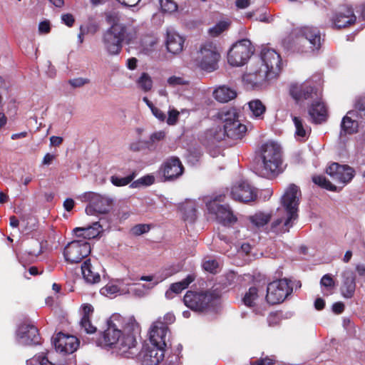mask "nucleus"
<instances>
[{
    "label": "nucleus",
    "instance_id": "f257e3e1",
    "mask_svg": "<svg viewBox=\"0 0 365 365\" xmlns=\"http://www.w3.org/2000/svg\"><path fill=\"white\" fill-rule=\"evenodd\" d=\"M140 329L133 317L125 318L119 314H113L107 321V329L103 331L98 344L106 349H112L125 357L136 354V337Z\"/></svg>",
    "mask_w": 365,
    "mask_h": 365
},
{
    "label": "nucleus",
    "instance_id": "f03ea898",
    "mask_svg": "<svg viewBox=\"0 0 365 365\" xmlns=\"http://www.w3.org/2000/svg\"><path fill=\"white\" fill-rule=\"evenodd\" d=\"M262 164L257 173L264 178H269L280 171L282 163L281 147L277 143L269 141L260 148Z\"/></svg>",
    "mask_w": 365,
    "mask_h": 365
},
{
    "label": "nucleus",
    "instance_id": "7ed1b4c3",
    "mask_svg": "<svg viewBox=\"0 0 365 365\" xmlns=\"http://www.w3.org/2000/svg\"><path fill=\"white\" fill-rule=\"evenodd\" d=\"M106 20L111 26L102 34L103 47L109 56H118L127 38V29L124 24L111 21L110 14L106 16Z\"/></svg>",
    "mask_w": 365,
    "mask_h": 365
},
{
    "label": "nucleus",
    "instance_id": "20e7f679",
    "mask_svg": "<svg viewBox=\"0 0 365 365\" xmlns=\"http://www.w3.org/2000/svg\"><path fill=\"white\" fill-rule=\"evenodd\" d=\"M220 53L212 42L202 43L196 53L195 63L200 70L211 73L218 69Z\"/></svg>",
    "mask_w": 365,
    "mask_h": 365
},
{
    "label": "nucleus",
    "instance_id": "39448f33",
    "mask_svg": "<svg viewBox=\"0 0 365 365\" xmlns=\"http://www.w3.org/2000/svg\"><path fill=\"white\" fill-rule=\"evenodd\" d=\"M217 294L214 292H193L189 290L183 297L186 307L196 312H205L210 310L215 304Z\"/></svg>",
    "mask_w": 365,
    "mask_h": 365
},
{
    "label": "nucleus",
    "instance_id": "423d86ee",
    "mask_svg": "<svg viewBox=\"0 0 365 365\" xmlns=\"http://www.w3.org/2000/svg\"><path fill=\"white\" fill-rule=\"evenodd\" d=\"M291 35L295 38L293 40L294 46L302 45L303 47L307 46L311 51H318L321 47L322 39L317 28L312 26L297 28L293 30Z\"/></svg>",
    "mask_w": 365,
    "mask_h": 365
},
{
    "label": "nucleus",
    "instance_id": "0eeeda50",
    "mask_svg": "<svg viewBox=\"0 0 365 365\" xmlns=\"http://www.w3.org/2000/svg\"><path fill=\"white\" fill-rule=\"evenodd\" d=\"M225 195H217L212 197H206L204 200L208 212L215 215L216 219L223 225L231 224L236 222L228 205H221L224 202Z\"/></svg>",
    "mask_w": 365,
    "mask_h": 365
},
{
    "label": "nucleus",
    "instance_id": "6e6552de",
    "mask_svg": "<svg viewBox=\"0 0 365 365\" xmlns=\"http://www.w3.org/2000/svg\"><path fill=\"white\" fill-rule=\"evenodd\" d=\"M221 119L225 125L227 138L237 140L242 139L247 131V127L238 119V113L234 108L222 111Z\"/></svg>",
    "mask_w": 365,
    "mask_h": 365
},
{
    "label": "nucleus",
    "instance_id": "1a4fd4ad",
    "mask_svg": "<svg viewBox=\"0 0 365 365\" xmlns=\"http://www.w3.org/2000/svg\"><path fill=\"white\" fill-rule=\"evenodd\" d=\"M261 71L271 78H276L281 71L282 60L279 54L274 49L263 47L260 53Z\"/></svg>",
    "mask_w": 365,
    "mask_h": 365
},
{
    "label": "nucleus",
    "instance_id": "9d476101",
    "mask_svg": "<svg viewBox=\"0 0 365 365\" xmlns=\"http://www.w3.org/2000/svg\"><path fill=\"white\" fill-rule=\"evenodd\" d=\"M253 53L251 41L241 39L232 45L227 53L228 63L232 66H241L246 63Z\"/></svg>",
    "mask_w": 365,
    "mask_h": 365
},
{
    "label": "nucleus",
    "instance_id": "9b49d317",
    "mask_svg": "<svg viewBox=\"0 0 365 365\" xmlns=\"http://www.w3.org/2000/svg\"><path fill=\"white\" fill-rule=\"evenodd\" d=\"M290 282L291 280L287 279H282L270 282L267 288V302L270 304L282 302L293 291Z\"/></svg>",
    "mask_w": 365,
    "mask_h": 365
},
{
    "label": "nucleus",
    "instance_id": "f8f14e48",
    "mask_svg": "<svg viewBox=\"0 0 365 365\" xmlns=\"http://www.w3.org/2000/svg\"><path fill=\"white\" fill-rule=\"evenodd\" d=\"M91 245L86 240H73L65 247L63 256L71 264L78 263L91 253Z\"/></svg>",
    "mask_w": 365,
    "mask_h": 365
},
{
    "label": "nucleus",
    "instance_id": "ddd939ff",
    "mask_svg": "<svg viewBox=\"0 0 365 365\" xmlns=\"http://www.w3.org/2000/svg\"><path fill=\"white\" fill-rule=\"evenodd\" d=\"M84 196L89 200L86 207L87 215L106 214L112 207L113 200L109 196L96 192H86Z\"/></svg>",
    "mask_w": 365,
    "mask_h": 365
},
{
    "label": "nucleus",
    "instance_id": "4468645a",
    "mask_svg": "<svg viewBox=\"0 0 365 365\" xmlns=\"http://www.w3.org/2000/svg\"><path fill=\"white\" fill-rule=\"evenodd\" d=\"M169 336L168 327L162 322L161 317L158 318L150 328V344L165 349L168 346Z\"/></svg>",
    "mask_w": 365,
    "mask_h": 365
},
{
    "label": "nucleus",
    "instance_id": "2eb2a0df",
    "mask_svg": "<svg viewBox=\"0 0 365 365\" xmlns=\"http://www.w3.org/2000/svg\"><path fill=\"white\" fill-rule=\"evenodd\" d=\"M15 340L18 344L22 346L38 344L40 342L38 330L34 325L23 322L16 329Z\"/></svg>",
    "mask_w": 365,
    "mask_h": 365
},
{
    "label": "nucleus",
    "instance_id": "dca6fc26",
    "mask_svg": "<svg viewBox=\"0 0 365 365\" xmlns=\"http://www.w3.org/2000/svg\"><path fill=\"white\" fill-rule=\"evenodd\" d=\"M301 192L299 187L294 184L289 185L282 197V208L280 209L285 212L293 214L298 217V207Z\"/></svg>",
    "mask_w": 365,
    "mask_h": 365
},
{
    "label": "nucleus",
    "instance_id": "f3484780",
    "mask_svg": "<svg viewBox=\"0 0 365 365\" xmlns=\"http://www.w3.org/2000/svg\"><path fill=\"white\" fill-rule=\"evenodd\" d=\"M165 349L151 344H145L137 355L142 365H158L165 356Z\"/></svg>",
    "mask_w": 365,
    "mask_h": 365
},
{
    "label": "nucleus",
    "instance_id": "a211bd4d",
    "mask_svg": "<svg viewBox=\"0 0 365 365\" xmlns=\"http://www.w3.org/2000/svg\"><path fill=\"white\" fill-rule=\"evenodd\" d=\"M298 219V217L282 210H277V217L273 220L270 226V231L276 235L288 232Z\"/></svg>",
    "mask_w": 365,
    "mask_h": 365
},
{
    "label": "nucleus",
    "instance_id": "6ab92c4d",
    "mask_svg": "<svg viewBox=\"0 0 365 365\" xmlns=\"http://www.w3.org/2000/svg\"><path fill=\"white\" fill-rule=\"evenodd\" d=\"M79 340L73 335L59 332L53 338V344L57 352L63 355L75 352L79 346Z\"/></svg>",
    "mask_w": 365,
    "mask_h": 365
},
{
    "label": "nucleus",
    "instance_id": "aec40b11",
    "mask_svg": "<svg viewBox=\"0 0 365 365\" xmlns=\"http://www.w3.org/2000/svg\"><path fill=\"white\" fill-rule=\"evenodd\" d=\"M326 172L334 182L343 185L350 182L354 176V170L351 167L341 165L336 163L331 164Z\"/></svg>",
    "mask_w": 365,
    "mask_h": 365
},
{
    "label": "nucleus",
    "instance_id": "412c9836",
    "mask_svg": "<svg viewBox=\"0 0 365 365\" xmlns=\"http://www.w3.org/2000/svg\"><path fill=\"white\" fill-rule=\"evenodd\" d=\"M230 196L236 201L248 202L255 200L257 193L247 181L240 180L232 187Z\"/></svg>",
    "mask_w": 365,
    "mask_h": 365
},
{
    "label": "nucleus",
    "instance_id": "4be33fe9",
    "mask_svg": "<svg viewBox=\"0 0 365 365\" xmlns=\"http://www.w3.org/2000/svg\"><path fill=\"white\" fill-rule=\"evenodd\" d=\"M165 180H174L182 175L183 166L177 157H171L167 159L160 168Z\"/></svg>",
    "mask_w": 365,
    "mask_h": 365
},
{
    "label": "nucleus",
    "instance_id": "5701e85b",
    "mask_svg": "<svg viewBox=\"0 0 365 365\" xmlns=\"http://www.w3.org/2000/svg\"><path fill=\"white\" fill-rule=\"evenodd\" d=\"M356 19L353 9L351 7H344L333 16L332 24L335 28H345L354 24Z\"/></svg>",
    "mask_w": 365,
    "mask_h": 365
},
{
    "label": "nucleus",
    "instance_id": "b1692460",
    "mask_svg": "<svg viewBox=\"0 0 365 365\" xmlns=\"http://www.w3.org/2000/svg\"><path fill=\"white\" fill-rule=\"evenodd\" d=\"M271 79L259 68L256 69L253 72L245 73L242 77L245 85L251 89H257L266 81Z\"/></svg>",
    "mask_w": 365,
    "mask_h": 365
},
{
    "label": "nucleus",
    "instance_id": "393cba45",
    "mask_svg": "<svg viewBox=\"0 0 365 365\" xmlns=\"http://www.w3.org/2000/svg\"><path fill=\"white\" fill-rule=\"evenodd\" d=\"M341 294L344 297L351 298L356 289L355 274L351 269H346L342 274Z\"/></svg>",
    "mask_w": 365,
    "mask_h": 365
},
{
    "label": "nucleus",
    "instance_id": "a878e982",
    "mask_svg": "<svg viewBox=\"0 0 365 365\" xmlns=\"http://www.w3.org/2000/svg\"><path fill=\"white\" fill-rule=\"evenodd\" d=\"M314 90V87L309 82L302 84L293 83L290 86L289 93L296 101H299L312 98Z\"/></svg>",
    "mask_w": 365,
    "mask_h": 365
},
{
    "label": "nucleus",
    "instance_id": "bb28decb",
    "mask_svg": "<svg viewBox=\"0 0 365 365\" xmlns=\"http://www.w3.org/2000/svg\"><path fill=\"white\" fill-rule=\"evenodd\" d=\"M185 39L173 29L167 31L165 45L168 52L178 54L183 49Z\"/></svg>",
    "mask_w": 365,
    "mask_h": 365
},
{
    "label": "nucleus",
    "instance_id": "cd10ccee",
    "mask_svg": "<svg viewBox=\"0 0 365 365\" xmlns=\"http://www.w3.org/2000/svg\"><path fill=\"white\" fill-rule=\"evenodd\" d=\"M358 114L359 112L357 110H350L342 118L341 123V135H342L343 133L344 134H353L357 132L359 127Z\"/></svg>",
    "mask_w": 365,
    "mask_h": 365
},
{
    "label": "nucleus",
    "instance_id": "c85d7f7f",
    "mask_svg": "<svg viewBox=\"0 0 365 365\" xmlns=\"http://www.w3.org/2000/svg\"><path fill=\"white\" fill-rule=\"evenodd\" d=\"M102 231L103 228L99 222H95L87 227H76L73 230L77 237H82L84 240L96 238Z\"/></svg>",
    "mask_w": 365,
    "mask_h": 365
},
{
    "label": "nucleus",
    "instance_id": "c756f323",
    "mask_svg": "<svg viewBox=\"0 0 365 365\" xmlns=\"http://www.w3.org/2000/svg\"><path fill=\"white\" fill-rule=\"evenodd\" d=\"M308 112L312 122L314 123H321L326 120L327 108L320 100L313 102Z\"/></svg>",
    "mask_w": 365,
    "mask_h": 365
},
{
    "label": "nucleus",
    "instance_id": "7c9ffc66",
    "mask_svg": "<svg viewBox=\"0 0 365 365\" xmlns=\"http://www.w3.org/2000/svg\"><path fill=\"white\" fill-rule=\"evenodd\" d=\"M195 279V276L190 274L182 281L171 284L170 288L165 292V297L169 299H173L174 294L181 293L182 291L187 289Z\"/></svg>",
    "mask_w": 365,
    "mask_h": 365
},
{
    "label": "nucleus",
    "instance_id": "2f4dec72",
    "mask_svg": "<svg viewBox=\"0 0 365 365\" xmlns=\"http://www.w3.org/2000/svg\"><path fill=\"white\" fill-rule=\"evenodd\" d=\"M82 274L87 283L94 284L101 281V275L91 264L90 259L86 260L81 265Z\"/></svg>",
    "mask_w": 365,
    "mask_h": 365
},
{
    "label": "nucleus",
    "instance_id": "473e14b6",
    "mask_svg": "<svg viewBox=\"0 0 365 365\" xmlns=\"http://www.w3.org/2000/svg\"><path fill=\"white\" fill-rule=\"evenodd\" d=\"M213 96L217 101L227 103L236 98L237 92L233 88L226 86H221L214 91Z\"/></svg>",
    "mask_w": 365,
    "mask_h": 365
},
{
    "label": "nucleus",
    "instance_id": "72a5a7b5",
    "mask_svg": "<svg viewBox=\"0 0 365 365\" xmlns=\"http://www.w3.org/2000/svg\"><path fill=\"white\" fill-rule=\"evenodd\" d=\"M293 123L295 126V137L298 140H306L310 133V128L308 126H304L302 120L296 116L292 118Z\"/></svg>",
    "mask_w": 365,
    "mask_h": 365
},
{
    "label": "nucleus",
    "instance_id": "f704fd0d",
    "mask_svg": "<svg viewBox=\"0 0 365 365\" xmlns=\"http://www.w3.org/2000/svg\"><path fill=\"white\" fill-rule=\"evenodd\" d=\"M185 220L194 222L196 217V204L194 200H187L180 206Z\"/></svg>",
    "mask_w": 365,
    "mask_h": 365
},
{
    "label": "nucleus",
    "instance_id": "c9c22d12",
    "mask_svg": "<svg viewBox=\"0 0 365 365\" xmlns=\"http://www.w3.org/2000/svg\"><path fill=\"white\" fill-rule=\"evenodd\" d=\"M249 109L252 116L257 119H262L266 111V107L260 100L255 99L248 103Z\"/></svg>",
    "mask_w": 365,
    "mask_h": 365
},
{
    "label": "nucleus",
    "instance_id": "e433bc0d",
    "mask_svg": "<svg viewBox=\"0 0 365 365\" xmlns=\"http://www.w3.org/2000/svg\"><path fill=\"white\" fill-rule=\"evenodd\" d=\"M271 220V215L264 212H257L250 217L251 223L257 228L259 229L267 225Z\"/></svg>",
    "mask_w": 365,
    "mask_h": 365
},
{
    "label": "nucleus",
    "instance_id": "4c0bfd02",
    "mask_svg": "<svg viewBox=\"0 0 365 365\" xmlns=\"http://www.w3.org/2000/svg\"><path fill=\"white\" fill-rule=\"evenodd\" d=\"M135 177V173L133 172L125 177H121L119 175H113L110 177L111 183L116 187H122L128 185Z\"/></svg>",
    "mask_w": 365,
    "mask_h": 365
},
{
    "label": "nucleus",
    "instance_id": "58836bf2",
    "mask_svg": "<svg viewBox=\"0 0 365 365\" xmlns=\"http://www.w3.org/2000/svg\"><path fill=\"white\" fill-rule=\"evenodd\" d=\"M258 289L255 287H251L245 294L242 302L245 305L249 307H254L256 300L258 299Z\"/></svg>",
    "mask_w": 365,
    "mask_h": 365
},
{
    "label": "nucleus",
    "instance_id": "ea45409f",
    "mask_svg": "<svg viewBox=\"0 0 365 365\" xmlns=\"http://www.w3.org/2000/svg\"><path fill=\"white\" fill-rule=\"evenodd\" d=\"M100 292L101 294L110 298L115 297L118 294H123V291L120 289L118 285L113 283L107 284L106 286L101 289Z\"/></svg>",
    "mask_w": 365,
    "mask_h": 365
},
{
    "label": "nucleus",
    "instance_id": "a19ab883",
    "mask_svg": "<svg viewBox=\"0 0 365 365\" xmlns=\"http://www.w3.org/2000/svg\"><path fill=\"white\" fill-rule=\"evenodd\" d=\"M312 181L314 184L319 185V187L324 188L326 190L330 191H336V186L332 184L329 180H328L326 177L323 175H315L312 177Z\"/></svg>",
    "mask_w": 365,
    "mask_h": 365
},
{
    "label": "nucleus",
    "instance_id": "79ce46f5",
    "mask_svg": "<svg viewBox=\"0 0 365 365\" xmlns=\"http://www.w3.org/2000/svg\"><path fill=\"white\" fill-rule=\"evenodd\" d=\"M138 86L145 92L151 90L153 81L151 77L146 73H143L137 80Z\"/></svg>",
    "mask_w": 365,
    "mask_h": 365
},
{
    "label": "nucleus",
    "instance_id": "37998d69",
    "mask_svg": "<svg viewBox=\"0 0 365 365\" xmlns=\"http://www.w3.org/2000/svg\"><path fill=\"white\" fill-rule=\"evenodd\" d=\"M230 25V21H220L209 29V34L213 37L218 36L223 31L227 30Z\"/></svg>",
    "mask_w": 365,
    "mask_h": 365
},
{
    "label": "nucleus",
    "instance_id": "c03bdc74",
    "mask_svg": "<svg viewBox=\"0 0 365 365\" xmlns=\"http://www.w3.org/2000/svg\"><path fill=\"white\" fill-rule=\"evenodd\" d=\"M48 353L44 354L41 353L38 356H35L32 359H28L26 361L27 365H35L38 364L39 365H54L51 361H50L48 358Z\"/></svg>",
    "mask_w": 365,
    "mask_h": 365
},
{
    "label": "nucleus",
    "instance_id": "a18cd8bd",
    "mask_svg": "<svg viewBox=\"0 0 365 365\" xmlns=\"http://www.w3.org/2000/svg\"><path fill=\"white\" fill-rule=\"evenodd\" d=\"M209 135L217 142L225 140L227 138V133L225 132V125H223L222 127L216 126L212 128L209 131Z\"/></svg>",
    "mask_w": 365,
    "mask_h": 365
},
{
    "label": "nucleus",
    "instance_id": "49530a36",
    "mask_svg": "<svg viewBox=\"0 0 365 365\" xmlns=\"http://www.w3.org/2000/svg\"><path fill=\"white\" fill-rule=\"evenodd\" d=\"M165 136H166V133L163 130H159V131L153 133L150 135L149 140L146 142L147 147L150 150H151L156 143L164 140Z\"/></svg>",
    "mask_w": 365,
    "mask_h": 365
},
{
    "label": "nucleus",
    "instance_id": "de8ad7c7",
    "mask_svg": "<svg viewBox=\"0 0 365 365\" xmlns=\"http://www.w3.org/2000/svg\"><path fill=\"white\" fill-rule=\"evenodd\" d=\"M155 182V178L152 175H145L137 180L134 181L131 184L132 187H138L141 185L148 186L153 184Z\"/></svg>",
    "mask_w": 365,
    "mask_h": 365
},
{
    "label": "nucleus",
    "instance_id": "09e8293b",
    "mask_svg": "<svg viewBox=\"0 0 365 365\" xmlns=\"http://www.w3.org/2000/svg\"><path fill=\"white\" fill-rule=\"evenodd\" d=\"M167 83L170 86L176 87L178 86L188 85L190 81L184 76H173L168 78Z\"/></svg>",
    "mask_w": 365,
    "mask_h": 365
},
{
    "label": "nucleus",
    "instance_id": "8fccbe9b",
    "mask_svg": "<svg viewBox=\"0 0 365 365\" xmlns=\"http://www.w3.org/2000/svg\"><path fill=\"white\" fill-rule=\"evenodd\" d=\"M80 327L86 334H93L96 331V327L91 322V318H81Z\"/></svg>",
    "mask_w": 365,
    "mask_h": 365
},
{
    "label": "nucleus",
    "instance_id": "3c124183",
    "mask_svg": "<svg viewBox=\"0 0 365 365\" xmlns=\"http://www.w3.org/2000/svg\"><path fill=\"white\" fill-rule=\"evenodd\" d=\"M162 10L165 12L173 13L178 9L177 4L173 0H160Z\"/></svg>",
    "mask_w": 365,
    "mask_h": 365
},
{
    "label": "nucleus",
    "instance_id": "603ef678",
    "mask_svg": "<svg viewBox=\"0 0 365 365\" xmlns=\"http://www.w3.org/2000/svg\"><path fill=\"white\" fill-rule=\"evenodd\" d=\"M145 289H146L145 284H135L129 287L128 292L137 297H143L145 294Z\"/></svg>",
    "mask_w": 365,
    "mask_h": 365
},
{
    "label": "nucleus",
    "instance_id": "864d4df0",
    "mask_svg": "<svg viewBox=\"0 0 365 365\" xmlns=\"http://www.w3.org/2000/svg\"><path fill=\"white\" fill-rule=\"evenodd\" d=\"M142 281L150 282V284L145 285L146 289H150L157 285L162 279H159L155 275L142 276L140 278Z\"/></svg>",
    "mask_w": 365,
    "mask_h": 365
},
{
    "label": "nucleus",
    "instance_id": "5fc2aeb1",
    "mask_svg": "<svg viewBox=\"0 0 365 365\" xmlns=\"http://www.w3.org/2000/svg\"><path fill=\"white\" fill-rule=\"evenodd\" d=\"M150 230V227L148 225L145 224H139L134 226L131 232L134 235L138 236L143 235L144 233L148 232Z\"/></svg>",
    "mask_w": 365,
    "mask_h": 365
},
{
    "label": "nucleus",
    "instance_id": "6e6d98bb",
    "mask_svg": "<svg viewBox=\"0 0 365 365\" xmlns=\"http://www.w3.org/2000/svg\"><path fill=\"white\" fill-rule=\"evenodd\" d=\"M90 82L89 79L84 78H76L73 79H70L68 81L69 84L73 88H80L86 84H88Z\"/></svg>",
    "mask_w": 365,
    "mask_h": 365
},
{
    "label": "nucleus",
    "instance_id": "4d7b16f0",
    "mask_svg": "<svg viewBox=\"0 0 365 365\" xmlns=\"http://www.w3.org/2000/svg\"><path fill=\"white\" fill-rule=\"evenodd\" d=\"M218 264L215 259H209L203 262L202 267L205 270L214 272L217 268Z\"/></svg>",
    "mask_w": 365,
    "mask_h": 365
},
{
    "label": "nucleus",
    "instance_id": "13d9d810",
    "mask_svg": "<svg viewBox=\"0 0 365 365\" xmlns=\"http://www.w3.org/2000/svg\"><path fill=\"white\" fill-rule=\"evenodd\" d=\"M200 153L198 150L188 151L187 155V160L189 163L195 165L200 158Z\"/></svg>",
    "mask_w": 365,
    "mask_h": 365
},
{
    "label": "nucleus",
    "instance_id": "bf43d9fd",
    "mask_svg": "<svg viewBox=\"0 0 365 365\" xmlns=\"http://www.w3.org/2000/svg\"><path fill=\"white\" fill-rule=\"evenodd\" d=\"M82 317L81 318H91L93 313V307L90 304H83L81 306Z\"/></svg>",
    "mask_w": 365,
    "mask_h": 365
},
{
    "label": "nucleus",
    "instance_id": "052dcab7",
    "mask_svg": "<svg viewBox=\"0 0 365 365\" xmlns=\"http://www.w3.org/2000/svg\"><path fill=\"white\" fill-rule=\"evenodd\" d=\"M179 112L176 110H170L168 112V117L167 118V123L168 125H175L178 119Z\"/></svg>",
    "mask_w": 365,
    "mask_h": 365
},
{
    "label": "nucleus",
    "instance_id": "680f3d73",
    "mask_svg": "<svg viewBox=\"0 0 365 365\" xmlns=\"http://www.w3.org/2000/svg\"><path fill=\"white\" fill-rule=\"evenodd\" d=\"M218 237H219L221 243L222 244L223 243L225 245V247H223L222 245L221 246L220 252H224V253L228 252V247H231L230 241L229 238L222 234H219Z\"/></svg>",
    "mask_w": 365,
    "mask_h": 365
},
{
    "label": "nucleus",
    "instance_id": "e2e57ef3",
    "mask_svg": "<svg viewBox=\"0 0 365 365\" xmlns=\"http://www.w3.org/2000/svg\"><path fill=\"white\" fill-rule=\"evenodd\" d=\"M320 284L322 286L326 287H331L334 286V281L331 275L327 274L321 279Z\"/></svg>",
    "mask_w": 365,
    "mask_h": 365
},
{
    "label": "nucleus",
    "instance_id": "0e129e2a",
    "mask_svg": "<svg viewBox=\"0 0 365 365\" xmlns=\"http://www.w3.org/2000/svg\"><path fill=\"white\" fill-rule=\"evenodd\" d=\"M51 26L48 20L41 21L38 24V31L40 34H48L50 32Z\"/></svg>",
    "mask_w": 365,
    "mask_h": 365
},
{
    "label": "nucleus",
    "instance_id": "69168bd1",
    "mask_svg": "<svg viewBox=\"0 0 365 365\" xmlns=\"http://www.w3.org/2000/svg\"><path fill=\"white\" fill-rule=\"evenodd\" d=\"M151 111L153 115L160 121H164L165 120V114L158 108L154 106L153 108H152Z\"/></svg>",
    "mask_w": 365,
    "mask_h": 365
},
{
    "label": "nucleus",
    "instance_id": "338daca9",
    "mask_svg": "<svg viewBox=\"0 0 365 365\" xmlns=\"http://www.w3.org/2000/svg\"><path fill=\"white\" fill-rule=\"evenodd\" d=\"M62 21L68 26L71 27L74 23V18L70 14H63L61 16Z\"/></svg>",
    "mask_w": 365,
    "mask_h": 365
},
{
    "label": "nucleus",
    "instance_id": "774afa93",
    "mask_svg": "<svg viewBox=\"0 0 365 365\" xmlns=\"http://www.w3.org/2000/svg\"><path fill=\"white\" fill-rule=\"evenodd\" d=\"M344 304L342 303V302H335L333 305H332V311L335 313V314H341L344 312Z\"/></svg>",
    "mask_w": 365,
    "mask_h": 365
}]
</instances>
